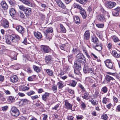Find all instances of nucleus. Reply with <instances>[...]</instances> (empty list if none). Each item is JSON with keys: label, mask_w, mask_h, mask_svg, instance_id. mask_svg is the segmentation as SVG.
Here are the masks:
<instances>
[{"label": "nucleus", "mask_w": 120, "mask_h": 120, "mask_svg": "<svg viewBox=\"0 0 120 120\" xmlns=\"http://www.w3.org/2000/svg\"><path fill=\"white\" fill-rule=\"evenodd\" d=\"M83 71L85 73H88L91 76H95L96 75V73L93 68H91L87 65H84L83 68Z\"/></svg>", "instance_id": "nucleus-1"}, {"label": "nucleus", "mask_w": 120, "mask_h": 120, "mask_svg": "<svg viewBox=\"0 0 120 120\" xmlns=\"http://www.w3.org/2000/svg\"><path fill=\"white\" fill-rule=\"evenodd\" d=\"M73 7L74 8L78 9L80 10V13L84 19L86 18L87 16L86 13L84 9L82 8L79 5L75 3L73 4Z\"/></svg>", "instance_id": "nucleus-2"}, {"label": "nucleus", "mask_w": 120, "mask_h": 120, "mask_svg": "<svg viewBox=\"0 0 120 120\" xmlns=\"http://www.w3.org/2000/svg\"><path fill=\"white\" fill-rule=\"evenodd\" d=\"M76 59L77 62L82 64H84L86 62L85 57L82 53H78L76 55Z\"/></svg>", "instance_id": "nucleus-3"}, {"label": "nucleus", "mask_w": 120, "mask_h": 120, "mask_svg": "<svg viewBox=\"0 0 120 120\" xmlns=\"http://www.w3.org/2000/svg\"><path fill=\"white\" fill-rule=\"evenodd\" d=\"M11 41L13 43H16L20 40V37L18 35L12 34L9 35Z\"/></svg>", "instance_id": "nucleus-4"}, {"label": "nucleus", "mask_w": 120, "mask_h": 120, "mask_svg": "<svg viewBox=\"0 0 120 120\" xmlns=\"http://www.w3.org/2000/svg\"><path fill=\"white\" fill-rule=\"evenodd\" d=\"M1 26L4 28H8L9 26V23L8 21L5 18H3L0 21Z\"/></svg>", "instance_id": "nucleus-5"}, {"label": "nucleus", "mask_w": 120, "mask_h": 120, "mask_svg": "<svg viewBox=\"0 0 120 120\" xmlns=\"http://www.w3.org/2000/svg\"><path fill=\"white\" fill-rule=\"evenodd\" d=\"M106 14L108 16L107 17H106L105 15L104 16L103 15H100L97 16V18L99 21L102 22H105L106 19H107V18H109V16L108 15V13H106Z\"/></svg>", "instance_id": "nucleus-6"}, {"label": "nucleus", "mask_w": 120, "mask_h": 120, "mask_svg": "<svg viewBox=\"0 0 120 120\" xmlns=\"http://www.w3.org/2000/svg\"><path fill=\"white\" fill-rule=\"evenodd\" d=\"M105 62L106 66L108 68L113 70H114L115 69V67L113 65L111 61L110 60H107Z\"/></svg>", "instance_id": "nucleus-7"}, {"label": "nucleus", "mask_w": 120, "mask_h": 120, "mask_svg": "<svg viewBox=\"0 0 120 120\" xmlns=\"http://www.w3.org/2000/svg\"><path fill=\"white\" fill-rule=\"evenodd\" d=\"M74 65L75 68L74 69V72L75 74L79 75L81 73L80 72V70L81 68V66L80 65L78 64L77 63H74Z\"/></svg>", "instance_id": "nucleus-8"}, {"label": "nucleus", "mask_w": 120, "mask_h": 120, "mask_svg": "<svg viewBox=\"0 0 120 120\" xmlns=\"http://www.w3.org/2000/svg\"><path fill=\"white\" fill-rule=\"evenodd\" d=\"M41 51L45 53H48L50 52L51 49L48 46L42 45L41 46Z\"/></svg>", "instance_id": "nucleus-9"}, {"label": "nucleus", "mask_w": 120, "mask_h": 120, "mask_svg": "<svg viewBox=\"0 0 120 120\" xmlns=\"http://www.w3.org/2000/svg\"><path fill=\"white\" fill-rule=\"evenodd\" d=\"M16 29L17 31L22 35L25 32V29L22 26H16Z\"/></svg>", "instance_id": "nucleus-10"}, {"label": "nucleus", "mask_w": 120, "mask_h": 120, "mask_svg": "<svg viewBox=\"0 0 120 120\" xmlns=\"http://www.w3.org/2000/svg\"><path fill=\"white\" fill-rule=\"evenodd\" d=\"M106 79L107 81L108 82H109L111 81H112V82H111L110 83L111 85H114L116 83H117V82L115 79L109 75H108L107 76Z\"/></svg>", "instance_id": "nucleus-11"}, {"label": "nucleus", "mask_w": 120, "mask_h": 120, "mask_svg": "<svg viewBox=\"0 0 120 120\" xmlns=\"http://www.w3.org/2000/svg\"><path fill=\"white\" fill-rule=\"evenodd\" d=\"M105 4L106 7L109 9L112 8L116 5V3L114 2L110 1L105 3Z\"/></svg>", "instance_id": "nucleus-12"}, {"label": "nucleus", "mask_w": 120, "mask_h": 120, "mask_svg": "<svg viewBox=\"0 0 120 120\" xmlns=\"http://www.w3.org/2000/svg\"><path fill=\"white\" fill-rule=\"evenodd\" d=\"M112 13L113 15L115 16H118L119 12L120 11V8L118 7L116 8L112 9Z\"/></svg>", "instance_id": "nucleus-13"}, {"label": "nucleus", "mask_w": 120, "mask_h": 120, "mask_svg": "<svg viewBox=\"0 0 120 120\" xmlns=\"http://www.w3.org/2000/svg\"><path fill=\"white\" fill-rule=\"evenodd\" d=\"M9 13L11 16L12 17H16V11L15 9L11 8L10 9L9 11Z\"/></svg>", "instance_id": "nucleus-14"}, {"label": "nucleus", "mask_w": 120, "mask_h": 120, "mask_svg": "<svg viewBox=\"0 0 120 120\" xmlns=\"http://www.w3.org/2000/svg\"><path fill=\"white\" fill-rule=\"evenodd\" d=\"M77 82L74 80H72L67 82V84L73 87H75L76 84Z\"/></svg>", "instance_id": "nucleus-15"}, {"label": "nucleus", "mask_w": 120, "mask_h": 120, "mask_svg": "<svg viewBox=\"0 0 120 120\" xmlns=\"http://www.w3.org/2000/svg\"><path fill=\"white\" fill-rule=\"evenodd\" d=\"M31 11V9L30 8H26L24 12L26 15V17L27 18L29 17V16L30 15Z\"/></svg>", "instance_id": "nucleus-16"}, {"label": "nucleus", "mask_w": 120, "mask_h": 120, "mask_svg": "<svg viewBox=\"0 0 120 120\" xmlns=\"http://www.w3.org/2000/svg\"><path fill=\"white\" fill-rule=\"evenodd\" d=\"M18 79L17 76L15 75H13L10 78L11 81L13 83H14L17 82Z\"/></svg>", "instance_id": "nucleus-17"}, {"label": "nucleus", "mask_w": 120, "mask_h": 120, "mask_svg": "<svg viewBox=\"0 0 120 120\" xmlns=\"http://www.w3.org/2000/svg\"><path fill=\"white\" fill-rule=\"evenodd\" d=\"M102 45L101 44H100L99 45L97 44L95 46H93V48L98 51H100L102 49Z\"/></svg>", "instance_id": "nucleus-18"}, {"label": "nucleus", "mask_w": 120, "mask_h": 120, "mask_svg": "<svg viewBox=\"0 0 120 120\" xmlns=\"http://www.w3.org/2000/svg\"><path fill=\"white\" fill-rule=\"evenodd\" d=\"M90 34L89 30L86 31L84 35V39L86 40H88L90 38Z\"/></svg>", "instance_id": "nucleus-19"}, {"label": "nucleus", "mask_w": 120, "mask_h": 120, "mask_svg": "<svg viewBox=\"0 0 120 120\" xmlns=\"http://www.w3.org/2000/svg\"><path fill=\"white\" fill-rule=\"evenodd\" d=\"M45 62L48 64L50 63L52 60V57L50 55L46 56L45 57Z\"/></svg>", "instance_id": "nucleus-20"}, {"label": "nucleus", "mask_w": 120, "mask_h": 120, "mask_svg": "<svg viewBox=\"0 0 120 120\" xmlns=\"http://www.w3.org/2000/svg\"><path fill=\"white\" fill-rule=\"evenodd\" d=\"M65 102V105L66 108L69 109H71L72 108V105L69 103L68 101L67 100L64 101Z\"/></svg>", "instance_id": "nucleus-21"}, {"label": "nucleus", "mask_w": 120, "mask_h": 120, "mask_svg": "<svg viewBox=\"0 0 120 120\" xmlns=\"http://www.w3.org/2000/svg\"><path fill=\"white\" fill-rule=\"evenodd\" d=\"M1 5L2 8L5 11L7 10L8 6L6 2L4 1H3L1 3Z\"/></svg>", "instance_id": "nucleus-22"}, {"label": "nucleus", "mask_w": 120, "mask_h": 120, "mask_svg": "<svg viewBox=\"0 0 120 120\" xmlns=\"http://www.w3.org/2000/svg\"><path fill=\"white\" fill-rule=\"evenodd\" d=\"M53 30L52 27L48 28L45 30L44 31L45 34H51V33L53 32Z\"/></svg>", "instance_id": "nucleus-23"}, {"label": "nucleus", "mask_w": 120, "mask_h": 120, "mask_svg": "<svg viewBox=\"0 0 120 120\" xmlns=\"http://www.w3.org/2000/svg\"><path fill=\"white\" fill-rule=\"evenodd\" d=\"M82 49L83 52L85 53V55H86V57L88 59H90V56L88 54V53L87 52L86 48L84 47H82Z\"/></svg>", "instance_id": "nucleus-24"}, {"label": "nucleus", "mask_w": 120, "mask_h": 120, "mask_svg": "<svg viewBox=\"0 0 120 120\" xmlns=\"http://www.w3.org/2000/svg\"><path fill=\"white\" fill-rule=\"evenodd\" d=\"M35 36L38 39H40L42 38V35L41 33L39 32H35L34 33Z\"/></svg>", "instance_id": "nucleus-25"}, {"label": "nucleus", "mask_w": 120, "mask_h": 120, "mask_svg": "<svg viewBox=\"0 0 120 120\" xmlns=\"http://www.w3.org/2000/svg\"><path fill=\"white\" fill-rule=\"evenodd\" d=\"M68 44H65L61 45L60 46V47L62 50L66 51L68 48Z\"/></svg>", "instance_id": "nucleus-26"}, {"label": "nucleus", "mask_w": 120, "mask_h": 120, "mask_svg": "<svg viewBox=\"0 0 120 120\" xmlns=\"http://www.w3.org/2000/svg\"><path fill=\"white\" fill-rule=\"evenodd\" d=\"M49 95V93L47 92L45 93V94L42 96V99L44 101H46Z\"/></svg>", "instance_id": "nucleus-27"}, {"label": "nucleus", "mask_w": 120, "mask_h": 120, "mask_svg": "<svg viewBox=\"0 0 120 120\" xmlns=\"http://www.w3.org/2000/svg\"><path fill=\"white\" fill-rule=\"evenodd\" d=\"M112 55L117 58L120 57V54L117 53V52L115 50H112Z\"/></svg>", "instance_id": "nucleus-28"}, {"label": "nucleus", "mask_w": 120, "mask_h": 120, "mask_svg": "<svg viewBox=\"0 0 120 120\" xmlns=\"http://www.w3.org/2000/svg\"><path fill=\"white\" fill-rule=\"evenodd\" d=\"M84 92V94L82 95V97L84 99L86 100H87L89 98V94L88 92L86 91L85 92Z\"/></svg>", "instance_id": "nucleus-29"}, {"label": "nucleus", "mask_w": 120, "mask_h": 120, "mask_svg": "<svg viewBox=\"0 0 120 120\" xmlns=\"http://www.w3.org/2000/svg\"><path fill=\"white\" fill-rule=\"evenodd\" d=\"M74 19L75 23L77 24H79L80 23V20L78 16H75L74 17Z\"/></svg>", "instance_id": "nucleus-30"}, {"label": "nucleus", "mask_w": 120, "mask_h": 120, "mask_svg": "<svg viewBox=\"0 0 120 120\" xmlns=\"http://www.w3.org/2000/svg\"><path fill=\"white\" fill-rule=\"evenodd\" d=\"M4 58H5L7 59L8 60H9L10 58L11 59V60L13 61L14 60H16V57L14 56V57H12V56H10L8 55H6L4 57Z\"/></svg>", "instance_id": "nucleus-31"}, {"label": "nucleus", "mask_w": 120, "mask_h": 120, "mask_svg": "<svg viewBox=\"0 0 120 120\" xmlns=\"http://www.w3.org/2000/svg\"><path fill=\"white\" fill-rule=\"evenodd\" d=\"M89 101L91 102L92 104L94 105H96L98 104V101L96 100H94L92 98L89 100Z\"/></svg>", "instance_id": "nucleus-32"}, {"label": "nucleus", "mask_w": 120, "mask_h": 120, "mask_svg": "<svg viewBox=\"0 0 120 120\" xmlns=\"http://www.w3.org/2000/svg\"><path fill=\"white\" fill-rule=\"evenodd\" d=\"M58 6L60 7H61L63 9H64L66 7L65 6L64 4L61 2V0L60 1L58 2H56Z\"/></svg>", "instance_id": "nucleus-33"}, {"label": "nucleus", "mask_w": 120, "mask_h": 120, "mask_svg": "<svg viewBox=\"0 0 120 120\" xmlns=\"http://www.w3.org/2000/svg\"><path fill=\"white\" fill-rule=\"evenodd\" d=\"M91 41L94 43L97 44L98 42V40L97 37L94 36L92 38Z\"/></svg>", "instance_id": "nucleus-34"}, {"label": "nucleus", "mask_w": 120, "mask_h": 120, "mask_svg": "<svg viewBox=\"0 0 120 120\" xmlns=\"http://www.w3.org/2000/svg\"><path fill=\"white\" fill-rule=\"evenodd\" d=\"M45 38L46 39L50 41L52 38V34H45Z\"/></svg>", "instance_id": "nucleus-35"}, {"label": "nucleus", "mask_w": 120, "mask_h": 120, "mask_svg": "<svg viewBox=\"0 0 120 120\" xmlns=\"http://www.w3.org/2000/svg\"><path fill=\"white\" fill-rule=\"evenodd\" d=\"M11 111L12 112H19V110L15 107L13 106L11 109Z\"/></svg>", "instance_id": "nucleus-36"}, {"label": "nucleus", "mask_w": 120, "mask_h": 120, "mask_svg": "<svg viewBox=\"0 0 120 120\" xmlns=\"http://www.w3.org/2000/svg\"><path fill=\"white\" fill-rule=\"evenodd\" d=\"M8 100L10 103H12L15 101V99L13 97L10 96L9 97Z\"/></svg>", "instance_id": "nucleus-37"}, {"label": "nucleus", "mask_w": 120, "mask_h": 120, "mask_svg": "<svg viewBox=\"0 0 120 120\" xmlns=\"http://www.w3.org/2000/svg\"><path fill=\"white\" fill-rule=\"evenodd\" d=\"M22 2L24 4L29 5L30 4L31 2L30 0H21Z\"/></svg>", "instance_id": "nucleus-38"}, {"label": "nucleus", "mask_w": 120, "mask_h": 120, "mask_svg": "<svg viewBox=\"0 0 120 120\" xmlns=\"http://www.w3.org/2000/svg\"><path fill=\"white\" fill-rule=\"evenodd\" d=\"M114 41L115 42H117L120 41V40L116 36L113 35L112 37Z\"/></svg>", "instance_id": "nucleus-39"}, {"label": "nucleus", "mask_w": 120, "mask_h": 120, "mask_svg": "<svg viewBox=\"0 0 120 120\" xmlns=\"http://www.w3.org/2000/svg\"><path fill=\"white\" fill-rule=\"evenodd\" d=\"M30 88L29 87L26 86H22L21 89L22 91H26L29 90Z\"/></svg>", "instance_id": "nucleus-40"}, {"label": "nucleus", "mask_w": 120, "mask_h": 120, "mask_svg": "<svg viewBox=\"0 0 120 120\" xmlns=\"http://www.w3.org/2000/svg\"><path fill=\"white\" fill-rule=\"evenodd\" d=\"M11 40L10 39V36H9L8 37V38L6 39V43L8 44H12V43H13V42L11 41Z\"/></svg>", "instance_id": "nucleus-41"}, {"label": "nucleus", "mask_w": 120, "mask_h": 120, "mask_svg": "<svg viewBox=\"0 0 120 120\" xmlns=\"http://www.w3.org/2000/svg\"><path fill=\"white\" fill-rule=\"evenodd\" d=\"M60 26L61 31L62 32L64 33H66V30L64 26L62 24H60Z\"/></svg>", "instance_id": "nucleus-42"}, {"label": "nucleus", "mask_w": 120, "mask_h": 120, "mask_svg": "<svg viewBox=\"0 0 120 120\" xmlns=\"http://www.w3.org/2000/svg\"><path fill=\"white\" fill-rule=\"evenodd\" d=\"M18 6L20 10L24 11L26 8L23 5H18Z\"/></svg>", "instance_id": "nucleus-43"}, {"label": "nucleus", "mask_w": 120, "mask_h": 120, "mask_svg": "<svg viewBox=\"0 0 120 120\" xmlns=\"http://www.w3.org/2000/svg\"><path fill=\"white\" fill-rule=\"evenodd\" d=\"M46 72L49 76H52V75L53 73V71L51 70L47 69L46 70Z\"/></svg>", "instance_id": "nucleus-44"}, {"label": "nucleus", "mask_w": 120, "mask_h": 120, "mask_svg": "<svg viewBox=\"0 0 120 120\" xmlns=\"http://www.w3.org/2000/svg\"><path fill=\"white\" fill-rule=\"evenodd\" d=\"M79 86L81 89V92L82 93H83L84 92H85L86 91L85 89L82 85L80 83H79Z\"/></svg>", "instance_id": "nucleus-45"}, {"label": "nucleus", "mask_w": 120, "mask_h": 120, "mask_svg": "<svg viewBox=\"0 0 120 120\" xmlns=\"http://www.w3.org/2000/svg\"><path fill=\"white\" fill-rule=\"evenodd\" d=\"M85 80L86 82H89L90 83H93L94 81L89 77H86L85 79Z\"/></svg>", "instance_id": "nucleus-46"}, {"label": "nucleus", "mask_w": 120, "mask_h": 120, "mask_svg": "<svg viewBox=\"0 0 120 120\" xmlns=\"http://www.w3.org/2000/svg\"><path fill=\"white\" fill-rule=\"evenodd\" d=\"M33 66L34 70L36 72H40V70L39 67L34 65H33Z\"/></svg>", "instance_id": "nucleus-47"}, {"label": "nucleus", "mask_w": 120, "mask_h": 120, "mask_svg": "<svg viewBox=\"0 0 120 120\" xmlns=\"http://www.w3.org/2000/svg\"><path fill=\"white\" fill-rule=\"evenodd\" d=\"M90 55L91 57H92L93 58H94L96 59H98V57L96 56L93 52H90Z\"/></svg>", "instance_id": "nucleus-48"}, {"label": "nucleus", "mask_w": 120, "mask_h": 120, "mask_svg": "<svg viewBox=\"0 0 120 120\" xmlns=\"http://www.w3.org/2000/svg\"><path fill=\"white\" fill-rule=\"evenodd\" d=\"M63 84L62 82L60 81L58 82L57 83V85L58 86V88L59 89H61L63 87Z\"/></svg>", "instance_id": "nucleus-49"}, {"label": "nucleus", "mask_w": 120, "mask_h": 120, "mask_svg": "<svg viewBox=\"0 0 120 120\" xmlns=\"http://www.w3.org/2000/svg\"><path fill=\"white\" fill-rule=\"evenodd\" d=\"M35 94L34 91L33 90H30L26 93V94L29 96H30L32 95H34Z\"/></svg>", "instance_id": "nucleus-50"}, {"label": "nucleus", "mask_w": 120, "mask_h": 120, "mask_svg": "<svg viewBox=\"0 0 120 120\" xmlns=\"http://www.w3.org/2000/svg\"><path fill=\"white\" fill-rule=\"evenodd\" d=\"M19 15L21 18L25 19V15L21 11H20L19 12Z\"/></svg>", "instance_id": "nucleus-51"}, {"label": "nucleus", "mask_w": 120, "mask_h": 120, "mask_svg": "<svg viewBox=\"0 0 120 120\" xmlns=\"http://www.w3.org/2000/svg\"><path fill=\"white\" fill-rule=\"evenodd\" d=\"M101 90L104 93H106L108 91V89L106 86H104L102 88Z\"/></svg>", "instance_id": "nucleus-52"}, {"label": "nucleus", "mask_w": 120, "mask_h": 120, "mask_svg": "<svg viewBox=\"0 0 120 120\" xmlns=\"http://www.w3.org/2000/svg\"><path fill=\"white\" fill-rule=\"evenodd\" d=\"M8 2L12 6H15L16 5L15 2L13 0H9Z\"/></svg>", "instance_id": "nucleus-53"}, {"label": "nucleus", "mask_w": 120, "mask_h": 120, "mask_svg": "<svg viewBox=\"0 0 120 120\" xmlns=\"http://www.w3.org/2000/svg\"><path fill=\"white\" fill-rule=\"evenodd\" d=\"M52 90L54 93H56L57 91V87L56 85L53 86L52 88Z\"/></svg>", "instance_id": "nucleus-54"}, {"label": "nucleus", "mask_w": 120, "mask_h": 120, "mask_svg": "<svg viewBox=\"0 0 120 120\" xmlns=\"http://www.w3.org/2000/svg\"><path fill=\"white\" fill-rule=\"evenodd\" d=\"M101 118L102 119L106 120L107 119L108 116L106 114L104 113L101 116Z\"/></svg>", "instance_id": "nucleus-55"}, {"label": "nucleus", "mask_w": 120, "mask_h": 120, "mask_svg": "<svg viewBox=\"0 0 120 120\" xmlns=\"http://www.w3.org/2000/svg\"><path fill=\"white\" fill-rule=\"evenodd\" d=\"M108 98L105 97L104 98H103L102 102L103 103L106 104L108 101Z\"/></svg>", "instance_id": "nucleus-56"}, {"label": "nucleus", "mask_w": 120, "mask_h": 120, "mask_svg": "<svg viewBox=\"0 0 120 120\" xmlns=\"http://www.w3.org/2000/svg\"><path fill=\"white\" fill-rule=\"evenodd\" d=\"M96 26L97 27L99 28H102L104 26V24H96Z\"/></svg>", "instance_id": "nucleus-57"}, {"label": "nucleus", "mask_w": 120, "mask_h": 120, "mask_svg": "<svg viewBox=\"0 0 120 120\" xmlns=\"http://www.w3.org/2000/svg\"><path fill=\"white\" fill-rule=\"evenodd\" d=\"M97 35L101 39H102L103 36L101 32H98L97 33Z\"/></svg>", "instance_id": "nucleus-58"}, {"label": "nucleus", "mask_w": 120, "mask_h": 120, "mask_svg": "<svg viewBox=\"0 0 120 120\" xmlns=\"http://www.w3.org/2000/svg\"><path fill=\"white\" fill-rule=\"evenodd\" d=\"M88 0H76L77 1L82 4L84 3V2H86Z\"/></svg>", "instance_id": "nucleus-59"}, {"label": "nucleus", "mask_w": 120, "mask_h": 120, "mask_svg": "<svg viewBox=\"0 0 120 120\" xmlns=\"http://www.w3.org/2000/svg\"><path fill=\"white\" fill-rule=\"evenodd\" d=\"M68 91L69 93L71 94H74V91L73 90L71 89L68 88Z\"/></svg>", "instance_id": "nucleus-60"}, {"label": "nucleus", "mask_w": 120, "mask_h": 120, "mask_svg": "<svg viewBox=\"0 0 120 120\" xmlns=\"http://www.w3.org/2000/svg\"><path fill=\"white\" fill-rule=\"evenodd\" d=\"M24 104V102L23 99L21 100L19 102V105L20 106H22Z\"/></svg>", "instance_id": "nucleus-61"}, {"label": "nucleus", "mask_w": 120, "mask_h": 120, "mask_svg": "<svg viewBox=\"0 0 120 120\" xmlns=\"http://www.w3.org/2000/svg\"><path fill=\"white\" fill-rule=\"evenodd\" d=\"M23 100L24 102V104L26 103L30 104V101L26 99H23Z\"/></svg>", "instance_id": "nucleus-62"}, {"label": "nucleus", "mask_w": 120, "mask_h": 120, "mask_svg": "<svg viewBox=\"0 0 120 120\" xmlns=\"http://www.w3.org/2000/svg\"><path fill=\"white\" fill-rule=\"evenodd\" d=\"M68 58L69 61H71L73 58L72 55V54H70L68 56Z\"/></svg>", "instance_id": "nucleus-63"}, {"label": "nucleus", "mask_w": 120, "mask_h": 120, "mask_svg": "<svg viewBox=\"0 0 120 120\" xmlns=\"http://www.w3.org/2000/svg\"><path fill=\"white\" fill-rule=\"evenodd\" d=\"M81 106L82 108L84 109L86 107V105L82 101H81Z\"/></svg>", "instance_id": "nucleus-64"}]
</instances>
